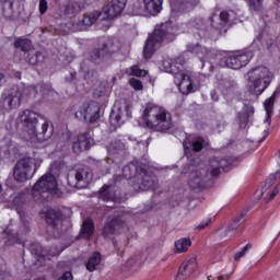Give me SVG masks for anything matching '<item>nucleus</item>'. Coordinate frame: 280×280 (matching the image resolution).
<instances>
[{
    "instance_id": "nucleus-1",
    "label": "nucleus",
    "mask_w": 280,
    "mask_h": 280,
    "mask_svg": "<svg viewBox=\"0 0 280 280\" xmlns=\"http://www.w3.org/2000/svg\"><path fill=\"white\" fill-rule=\"evenodd\" d=\"M231 166V161L226 159L213 158L209 161V165L199 164L192 161L184 167L183 174H188V185L190 189H203L209 180V172L211 176H219L220 170H226Z\"/></svg>"
},
{
    "instance_id": "nucleus-2",
    "label": "nucleus",
    "mask_w": 280,
    "mask_h": 280,
    "mask_svg": "<svg viewBox=\"0 0 280 280\" xmlns=\"http://www.w3.org/2000/svg\"><path fill=\"white\" fill-rule=\"evenodd\" d=\"M24 127V132L27 135L26 139L30 141H48L54 135V127H49V122H44L42 132H36V124H38V115L32 110H24L20 116Z\"/></svg>"
},
{
    "instance_id": "nucleus-3",
    "label": "nucleus",
    "mask_w": 280,
    "mask_h": 280,
    "mask_svg": "<svg viewBox=\"0 0 280 280\" xmlns=\"http://www.w3.org/2000/svg\"><path fill=\"white\" fill-rule=\"evenodd\" d=\"M142 119L147 128L156 132H167L172 128V119L167 118V112L154 104H147Z\"/></svg>"
},
{
    "instance_id": "nucleus-4",
    "label": "nucleus",
    "mask_w": 280,
    "mask_h": 280,
    "mask_svg": "<svg viewBox=\"0 0 280 280\" xmlns=\"http://www.w3.org/2000/svg\"><path fill=\"white\" fill-rule=\"evenodd\" d=\"M247 89L252 95L259 97L272 82V72L265 66H258L247 72Z\"/></svg>"
},
{
    "instance_id": "nucleus-5",
    "label": "nucleus",
    "mask_w": 280,
    "mask_h": 280,
    "mask_svg": "<svg viewBox=\"0 0 280 280\" xmlns=\"http://www.w3.org/2000/svg\"><path fill=\"white\" fill-rule=\"evenodd\" d=\"M58 182L51 174H46L33 186L32 196L35 202L49 200V196H58Z\"/></svg>"
},
{
    "instance_id": "nucleus-6",
    "label": "nucleus",
    "mask_w": 280,
    "mask_h": 280,
    "mask_svg": "<svg viewBox=\"0 0 280 280\" xmlns=\"http://www.w3.org/2000/svg\"><path fill=\"white\" fill-rule=\"evenodd\" d=\"M36 170H38L36 159L30 156L21 158L13 167V180L15 183H27L34 177Z\"/></svg>"
},
{
    "instance_id": "nucleus-7",
    "label": "nucleus",
    "mask_w": 280,
    "mask_h": 280,
    "mask_svg": "<svg viewBox=\"0 0 280 280\" xmlns=\"http://www.w3.org/2000/svg\"><path fill=\"white\" fill-rule=\"evenodd\" d=\"M171 34L172 28H170V23L162 24L153 31V33L147 39L143 48V57L145 58V60L154 56V51H156L159 45H161V43H163L165 38H167V36H170Z\"/></svg>"
},
{
    "instance_id": "nucleus-8",
    "label": "nucleus",
    "mask_w": 280,
    "mask_h": 280,
    "mask_svg": "<svg viewBox=\"0 0 280 280\" xmlns=\"http://www.w3.org/2000/svg\"><path fill=\"white\" fill-rule=\"evenodd\" d=\"M187 51L195 54L199 58L201 69L205 71H213V60L218 58V54H215V51L205 46H200V44L188 45Z\"/></svg>"
},
{
    "instance_id": "nucleus-9",
    "label": "nucleus",
    "mask_w": 280,
    "mask_h": 280,
    "mask_svg": "<svg viewBox=\"0 0 280 280\" xmlns=\"http://www.w3.org/2000/svg\"><path fill=\"white\" fill-rule=\"evenodd\" d=\"M67 178L70 187L82 189V187H86V185H89V182L93 178V173L88 166H81L70 171Z\"/></svg>"
},
{
    "instance_id": "nucleus-10",
    "label": "nucleus",
    "mask_w": 280,
    "mask_h": 280,
    "mask_svg": "<svg viewBox=\"0 0 280 280\" xmlns=\"http://www.w3.org/2000/svg\"><path fill=\"white\" fill-rule=\"evenodd\" d=\"M75 117L83 118L89 124H95L100 119V104L96 102L83 104L75 113Z\"/></svg>"
},
{
    "instance_id": "nucleus-11",
    "label": "nucleus",
    "mask_w": 280,
    "mask_h": 280,
    "mask_svg": "<svg viewBox=\"0 0 280 280\" xmlns=\"http://www.w3.org/2000/svg\"><path fill=\"white\" fill-rule=\"evenodd\" d=\"M93 145H95L93 135L91 133V131H84L81 132L72 142V151L74 152V154H82V152L91 150Z\"/></svg>"
},
{
    "instance_id": "nucleus-12",
    "label": "nucleus",
    "mask_w": 280,
    "mask_h": 280,
    "mask_svg": "<svg viewBox=\"0 0 280 280\" xmlns=\"http://www.w3.org/2000/svg\"><path fill=\"white\" fill-rule=\"evenodd\" d=\"M136 183L141 191H148V189H156V185H159L156 177L148 173L145 165L143 164L137 174Z\"/></svg>"
},
{
    "instance_id": "nucleus-13",
    "label": "nucleus",
    "mask_w": 280,
    "mask_h": 280,
    "mask_svg": "<svg viewBox=\"0 0 280 280\" xmlns=\"http://www.w3.org/2000/svg\"><path fill=\"white\" fill-rule=\"evenodd\" d=\"M253 59V52L250 51H237L225 59V65L230 69H242V67H246L248 62Z\"/></svg>"
},
{
    "instance_id": "nucleus-14",
    "label": "nucleus",
    "mask_w": 280,
    "mask_h": 280,
    "mask_svg": "<svg viewBox=\"0 0 280 280\" xmlns=\"http://www.w3.org/2000/svg\"><path fill=\"white\" fill-rule=\"evenodd\" d=\"M118 47L115 46L113 43L105 44L102 48L93 49L90 54V60L91 62H94V65H102V62H106L108 60V57L112 54H115L117 51Z\"/></svg>"
},
{
    "instance_id": "nucleus-15",
    "label": "nucleus",
    "mask_w": 280,
    "mask_h": 280,
    "mask_svg": "<svg viewBox=\"0 0 280 280\" xmlns=\"http://www.w3.org/2000/svg\"><path fill=\"white\" fill-rule=\"evenodd\" d=\"M22 97H23V92L19 90L2 94L0 98L1 110H4L5 113H10L12 108H16L21 104Z\"/></svg>"
},
{
    "instance_id": "nucleus-16",
    "label": "nucleus",
    "mask_w": 280,
    "mask_h": 280,
    "mask_svg": "<svg viewBox=\"0 0 280 280\" xmlns=\"http://www.w3.org/2000/svg\"><path fill=\"white\" fill-rule=\"evenodd\" d=\"M128 0H112L103 8V16L104 20H113L116 16H119L121 12H124V8H126V3Z\"/></svg>"
},
{
    "instance_id": "nucleus-17",
    "label": "nucleus",
    "mask_w": 280,
    "mask_h": 280,
    "mask_svg": "<svg viewBox=\"0 0 280 280\" xmlns=\"http://www.w3.org/2000/svg\"><path fill=\"white\" fill-rule=\"evenodd\" d=\"M144 9L136 10L135 13L140 16L150 14L156 16L163 9V0H143Z\"/></svg>"
},
{
    "instance_id": "nucleus-18",
    "label": "nucleus",
    "mask_w": 280,
    "mask_h": 280,
    "mask_svg": "<svg viewBox=\"0 0 280 280\" xmlns=\"http://www.w3.org/2000/svg\"><path fill=\"white\" fill-rule=\"evenodd\" d=\"M184 65H185V57L183 56L177 57L175 59L166 58L162 61V69L163 71H166V73H174V75H178Z\"/></svg>"
},
{
    "instance_id": "nucleus-19",
    "label": "nucleus",
    "mask_w": 280,
    "mask_h": 280,
    "mask_svg": "<svg viewBox=\"0 0 280 280\" xmlns=\"http://www.w3.org/2000/svg\"><path fill=\"white\" fill-rule=\"evenodd\" d=\"M197 267L198 265L196 264V256L186 259L179 267L176 280H184L189 278L191 275H194V271Z\"/></svg>"
},
{
    "instance_id": "nucleus-20",
    "label": "nucleus",
    "mask_w": 280,
    "mask_h": 280,
    "mask_svg": "<svg viewBox=\"0 0 280 280\" xmlns=\"http://www.w3.org/2000/svg\"><path fill=\"white\" fill-rule=\"evenodd\" d=\"M126 224V218L118 215L112 219L104 228L103 235L104 237H110V235H115L119 229H121Z\"/></svg>"
},
{
    "instance_id": "nucleus-21",
    "label": "nucleus",
    "mask_w": 280,
    "mask_h": 280,
    "mask_svg": "<svg viewBox=\"0 0 280 280\" xmlns=\"http://www.w3.org/2000/svg\"><path fill=\"white\" fill-rule=\"evenodd\" d=\"M277 183V175H270L266 182L265 186L262 187V192L261 196L264 197L265 200H272L277 194H279L278 188H271L272 185Z\"/></svg>"
},
{
    "instance_id": "nucleus-22",
    "label": "nucleus",
    "mask_w": 280,
    "mask_h": 280,
    "mask_svg": "<svg viewBox=\"0 0 280 280\" xmlns=\"http://www.w3.org/2000/svg\"><path fill=\"white\" fill-rule=\"evenodd\" d=\"M101 14H102V12H100V11H93V12L89 13L81 21H79L77 23L78 30L80 32H86V30H89V27L94 25V23L97 21V19H100Z\"/></svg>"
},
{
    "instance_id": "nucleus-23",
    "label": "nucleus",
    "mask_w": 280,
    "mask_h": 280,
    "mask_svg": "<svg viewBox=\"0 0 280 280\" xmlns=\"http://www.w3.org/2000/svg\"><path fill=\"white\" fill-rule=\"evenodd\" d=\"M279 96H280V88H277L273 94L271 95V97L267 98L264 102L265 110L267 113V118L265 120V124H267V126H270L272 121V108H275V101Z\"/></svg>"
},
{
    "instance_id": "nucleus-24",
    "label": "nucleus",
    "mask_w": 280,
    "mask_h": 280,
    "mask_svg": "<svg viewBox=\"0 0 280 280\" xmlns=\"http://www.w3.org/2000/svg\"><path fill=\"white\" fill-rule=\"evenodd\" d=\"M142 165L143 164L139 161H133V162L129 163L128 165H126L122 168L124 178H127V180H130V178H135V180H136L137 174H139Z\"/></svg>"
},
{
    "instance_id": "nucleus-25",
    "label": "nucleus",
    "mask_w": 280,
    "mask_h": 280,
    "mask_svg": "<svg viewBox=\"0 0 280 280\" xmlns=\"http://www.w3.org/2000/svg\"><path fill=\"white\" fill-rule=\"evenodd\" d=\"M180 82L178 83V89L183 95H189L194 93V81H191V75L189 73L180 74Z\"/></svg>"
},
{
    "instance_id": "nucleus-26",
    "label": "nucleus",
    "mask_w": 280,
    "mask_h": 280,
    "mask_svg": "<svg viewBox=\"0 0 280 280\" xmlns=\"http://www.w3.org/2000/svg\"><path fill=\"white\" fill-rule=\"evenodd\" d=\"M94 233H95V223H93V219H90V218L84 219L81 225L80 237H83L84 240H91Z\"/></svg>"
},
{
    "instance_id": "nucleus-27",
    "label": "nucleus",
    "mask_w": 280,
    "mask_h": 280,
    "mask_svg": "<svg viewBox=\"0 0 280 280\" xmlns=\"http://www.w3.org/2000/svg\"><path fill=\"white\" fill-rule=\"evenodd\" d=\"M100 198L105 202H117V197L115 196V187L113 185H104L100 190Z\"/></svg>"
},
{
    "instance_id": "nucleus-28",
    "label": "nucleus",
    "mask_w": 280,
    "mask_h": 280,
    "mask_svg": "<svg viewBox=\"0 0 280 280\" xmlns=\"http://www.w3.org/2000/svg\"><path fill=\"white\" fill-rule=\"evenodd\" d=\"M220 21L223 23V28H220L221 32L226 33L229 27L235 23V13H233V11H223L220 13Z\"/></svg>"
},
{
    "instance_id": "nucleus-29",
    "label": "nucleus",
    "mask_w": 280,
    "mask_h": 280,
    "mask_svg": "<svg viewBox=\"0 0 280 280\" xmlns=\"http://www.w3.org/2000/svg\"><path fill=\"white\" fill-rule=\"evenodd\" d=\"M250 115H255V107H253V105L245 104L243 113L238 115L241 128H246V126H248V117H250Z\"/></svg>"
},
{
    "instance_id": "nucleus-30",
    "label": "nucleus",
    "mask_w": 280,
    "mask_h": 280,
    "mask_svg": "<svg viewBox=\"0 0 280 280\" xmlns=\"http://www.w3.org/2000/svg\"><path fill=\"white\" fill-rule=\"evenodd\" d=\"M62 220V213L60 211H56L54 209H48L46 212V222L50 224V226H58V222Z\"/></svg>"
},
{
    "instance_id": "nucleus-31",
    "label": "nucleus",
    "mask_w": 280,
    "mask_h": 280,
    "mask_svg": "<svg viewBox=\"0 0 280 280\" xmlns=\"http://www.w3.org/2000/svg\"><path fill=\"white\" fill-rule=\"evenodd\" d=\"M102 264V254L100 252H94L92 256L88 259L86 270L89 272H94L95 267Z\"/></svg>"
},
{
    "instance_id": "nucleus-32",
    "label": "nucleus",
    "mask_w": 280,
    "mask_h": 280,
    "mask_svg": "<svg viewBox=\"0 0 280 280\" xmlns=\"http://www.w3.org/2000/svg\"><path fill=\"white\" fill-rule=\"evenodd\" d=\"M25 60L28 65H38L45 60V56H43V52L40 51L28 50V55L25 57Z\"/></svg>"
},
{
    "instance_id": "nucleus-33",
    "label": "nucleus",
    "mask_w": 280,
    "mask_h": 280,
    "mask_svg": "<svg viewBox=\"0 0 280 280\" xmlns=\"http://www.w3.org/2000/svg\"><path fill=\"white\" fill-rule=\"evenodd\" d=\"M82 11V4L80 2H69L66 5L65 14L66 16H75V14H79V12Z\"/></svg>"
},
{
    "instance_id": "nucleus-34",
    "label": "nucleus",
    "mask_w": 280,
    "mask_h": 280,
    "mask_svg": "<svg viewBox=\"0 0 280 280\" xmlns=\"http://www.w3.org/2000/svg\"><path fill=\"white\" fill-rule=\"evenodd\" d=\"M184 148H185V150H189V148H192L194 152H200L202 150V148H205V139L196 138L189 144H187V141H185Z\"/></svg>"
},
{
    "instance_id": "nucleus-35",
    "label": "nucleus",
    "mask_w": 280,
    "mask_h": 280,
    "mask_svg": "<svg viewBox=\"0 0 280 280\" xmlns=\"http://www.w3.org/2000/svg\"><path fill=\"white\" fill-rule=\"evenodd\" d=\"M189 246H191V240L189 238H182L175 242L176 253H187V250H189Z\"/></svg>"
},
{
    "instance_id": "nucleus-36",
    "label": "nucleus",
    "mask_w": 280,
    "mask_h": 280,
    "mask_svg": "<svg viewBox=\"0 0 280 280\" xmlns=\"http://www.w3.org/2000/svg\"><path fill=\"white\" fill-rule=\"evenodd\" d=\"M14 47L16 49H21V51L27 52L30 49H32V40L20 38L14 42Z\"/></svg>"
},
{
    "instance_id": "nucleus-37",
    "label": "nucleus",
    "mask_w": 280,
    "mask_h": 280,
    "mask_svg": "<svg viewBox=\"0 0 280 280\" xmlns=\"http://www.w3.org/2000/svg\"><path fill=\"white\" fill-rule=\"evenodd\" d=\"M124 150H126V145L119 140L113 141L108 147L109 154H119V152H124Z\"/></svg>"
},
{
    "instance_id": "nucleus-38",
    "label": "nucleus",
    "mask_w": 280,
    "mask_h": 280,
    "mask_svg": "<svg viewBox=\"0 0 280 280\" xmlns=\"http://www.w3.org/2000/svg\"><path fill=\"white\" fill-rule=\"evenodd\" d=\"M235 86H237V83H235V81L231 79L221 80L219 82V89L221 91H231V89Z\"/></svg>"
},
{
    "instance_id": "nucleus-39",
    "label": "nucleus",
    "mask_w": 280,
    "mask_h": 280,
    "mask_svg": "<svg viewBox=\"0 0 280 280\" xmlns=\"http://www.w3.org/2000/svg\"><path fill=\"white\" fill-rule=\"evenodd\" d=\"M81 71L84 73L85 80H89L91 75H95V70H91V65L89 61H83L81 63Z\"/></svg>"
},
{
    "instance_id": "nucleus-40",
    "label": "nucleus",
    "mask_w": 280,
    "mask_h": 280,
    "mask_svg": "<svg viewBox=\"0 0 280 280\" xmlns=\"http://www.w3.org/2000/svg\"><path fill=\"white\" fill-rule=\"evenodd\" d=\"M182 10L195 8L198 4V0H177Z\"/></svg>"
},
{
    "instance_id": "nucleus-41",
    "label": "nucleus",
    "mask_w": 280,
    "mask_h": 280,
    "mask_svg": "<svg viewBox=\"0 0 280 280\" xmlns=\"http://www.w3.org/2000/svg\"><path fill=\"white\" fill-rule=\"evenodd\" d=\"M130 75H136L137 78H145V75H148V71L145 70H141L139 68V66H132L130 68V72H129Z\"/></svg>"
},
{
    "instance_id": "nucleus-42",
    "label": "nucleus",
    "mask_w": 280,
    "mask_h": 280,
    "mask_svg": "<svg viewBox=\"0 0 280 280\" xmlns=\"http://www.w3.org/2000/svg\"><path fill=\"white\" fill-rule=\"evenodd\" d=\"M14 207H23L25 205V194L20 192L13 198Z\"/></svg>"
},
{
    "instance_id": "nucleus-43",
    "label": "nucleus",
    "mask_w": 280,
    "mask_h": 280,
    "mask_svg": "<svg viewBox=\"0 0 280 280\" xmlns=\"http://www.w3.org/2000/svg\"><path fill=\"white\" fill-rule=\"evenodd\" d=\"M261 8H264L261 0H249V9L254 12H260Z\"/></svg>"
},
{
    "instance_id": "nucleus-44",
    "label": "nucleus",
    "mask_w": 280,
    "mask_h": 280,
    "mask_svg": "<svg viewBox=\"0 0 280 280\" xmlns=\"http://www.w3.org/2000/svg\"><path fill=\"white\" fill-rule=\"evenodd\" d=\"M250 248H253V245L247 244L241 252L236 253L234 255L235 261H240V259H242V257H244V255H246V253H248V250H250Z\"/></svg>"
},
{
    "instance_id": "nucleus-45",
    "label": "nucleus",
    "mask_w": 280,
    "mask_h": 280,
    "mask_svg": "<svg viewBox=\"0 0 280 280\" xmlns=\"http://www.w3.org/2000/svg\"><path fill=\"white\" fill-rule=\"evenodd\" d=\"M106 93V82H101L98 88L94 91V97H102Z\"/></svg>"
},
{
    "instance_id": "nucleus-46",
    "label": "nucleus",
    "mask_w": 280,
    "mask_h": 280,
    "mask_svg": "<svg viewBox=\"0 0 280 280\" xmlns=\"http://www.w3.org/2000/svg\"><path fill=\"white\" fill-rule=\"evenodd\" d=\"M130 84L132 89H135V91H141L143 89V83L139 79H136V78L130 79Z\"/></svg>"
},
{
    "instance_id": "nucleus-47",
    "label": "nucleus",
    "mask_w": 280,
    "mask_h": 280,
    "mask_svg": "<svg viewBox=\"0 0 280 280\" xmlns=\"http://www.w3.org/2000/svg\"><path fill=\"white\" fill-rule=\"evenodd\" d=\"M243 222L240 221V219H234L233 222L228 226L226 233L231 231H236V229H240L242 226Z\"/></svg>"
},
{
    "instance_id": "nucleus-48",
    "label": "nucleus",
    "mask_w": 280,
    "mask_h": 280,
    "mask_svg": "<svg viewBox=\"0 0 280 280\" xmlns=\"http://www.w3.org/2000/svg\"><path fill=\"white\" fill-rule=\"evenodd\" d=\"M48 8H49V4H48L47 0L39 1V13L40 14H45V12H47Z\"/></svg>"
},
{
    "instance_id": "nucleus-49",
    "label": "nucleus",
    "mask_w": 280,
    "mask_h": 280,
    "mask_svg": "<svg viewBox=\"0 0 280 280\" xmlns=\"http://www.w3.org/2000/svg\"><path fill=\"white\" fill-rule=\"evenodd\" d=\"M0 2L4 8H8L9 10H13L14 8V0H0Z\"/></svg>"
},
{
    "instance_id": "nucleus-50",
    "label": "nucleus",
    "mask_w": 280,
    "mask_h": 280,
    "mask_svg": "<svg viewBox=\"0 0 280 280\" xmlns=\"http://www.w3.org/2000/svg\"><path fill=\"white\" fill-rule=\"evenodd\" d=\"M211 224V219H207L205 221H202L199 225H197L196 229H198L199 231L202 229H207V226Z\"/></svg>"
},
{
    "instance_id": "nucleus-51",
    "label": "nucleus",
    "mask_w": 280,
    "mask_h": 280,
    "mask_svg": "<svg viewBox=\"0 0 280 280\" xmlns=\"http://www.w3.org/2000/svg\"><path fill=\"white\" fill-rule=\"evenodd\" d=\"M58 280H73V275L71 273V271H67Z\"/></svg>"
},
{
    "instance_id": "nucleus-52",
    "label": "nucleus",
    "mask_w": 280,
    "mask_h": 280,
    "mask_svg": "<svg viewBox=\"0 0 280 280\" xmlns=\"http://www.w3.org/2000/svg\"><path fill=\"white\" fill-rule=\"evenodd\" d=\"M211 97H212L213 102H218V100H219L218 93L215 91L211 92Z\"/></svg>"
},
{
    "instance_id": "nucleus-53",
    "label": "nucleus",
    "mask_w": 280,
    "mask_h": 280,
    "mask_svg": "<svg viewBox=\"0 0 280 280\" xmlns=\"http://www.w3.org/2000/svg\"><path fill=\"white\" fill-rule=\"evenodd\" d=\"M244 218H246V212H242L240 214V218H236V220H240V222H242V220H244Z\"/></svg>"
},
{
    "instance_id": "nucleus-54",
    "label": "nucleus",
    "mask_w": 280,
    "mask_h": 280,
    "mask_svg": "<svg viewBox=\"0 0 280 280\" xmlns=\"http://www.w3.org/2000/svg\"><path fill=\"white\" fill-rule=\"evenodd\" d=\"M7 130H9V132H14V128L12 127V125L9 122V125H7Z\"/></svg>"
},
{
    "instance_id": "nucleus-55",
    "label": "nucleus",
    "mask_w": 280,
    "mask_h": 280,
    "mask_svg": "<svg viewBox=\"0 0 280 280\" xmlns=\"http://www.w3.org/2000/svg\"><path fill=\"white\" fill-rule=\"evenodd\" d=\"M70 75H71V80H75L78 73L77 72H70Z\"/></svg>"
},
{
    "instance_id": "nucleus-56",
    "label": "nucleus",
    "mask_w": 280,
    "mask_h": 280,
    "mask_svg": "<svg viewBox=\"0 0 280 280\" xmlns=\"http://www.w3.org/2000/svg\"><path fill=\"white\" fill-rule=\"evenodd\" d=\"M35 255H37V257H45V254H43L42 252H36Z\"/></svg>"
},
{
    "instance_id": "nucleus-57",
    "label": "nucleus",
    "mask_w": 280,
    "mask_h": 280,
    "mask_svg": "<svg viewBox=\"0 0 280 280\" xmlns=\"http://www.w3.org/2000/svg\"><path fill=\"white\" fill-rule=\"evenodd\" d=\"M1 80H5V74L0 72V82H1Z\"/></svg>"
},
{
    "instance_id": "nucleus-58",
    "label": "nucleus",
    "mask_w": 280,
    "mask_h": 280,
    "mask_svg": "<svg viewBox=\"0 0 280 280\" xmlns=\"http://www.w3.org/2000/svg\"><path fill=\"white\" fill-rule=\"evenodd\" d=\"M113 244H114V247L117 248V246H118L117 241H113Z\"/></svg>"
},
{
    "instance_id": "nucleus-59",
    "label": "nucleus",
    "mask_w": 280,
    "mask_h": 280,
    "mask_svg": "<svg viewBox=\"0 0 280 280\" xmlns=\"http://www.w3.org/2000/svg\"><path fill=\"white\" fill-rule=\"evenodd\" d=\"M218 280H226V278L224 276H221L218 278Z\"/></svg>"
},
{
    "instance_id": "nucleus-60",
    "label": "nucleus",
    "mask_w": 280,
    "mask_h": 280,
    "mask_svg": "<svg viewBox=\"0 0 280 280\" xmlns=\"http://www.w3.org/2000/svg\"><path fill=\"white\" fill-rule=\"evenodd\" d=\"M7 186L12 187V185L10 184V179L7 180Z\"/></svg>"
},
{
    "instance_id": "nucleus-61",
    "label": "nucleus",
    "mask_w": 280,
    "mask_h": 280,
    "mask_svg": "<svg viewBox=\"0 0 280 280\" xmlns=\"http://www.w3.org/2000/svg\"><path fill=\"white\" fill-rule=\"evenodd\" d=\"M0 280H3V272H0Z\"/></svg>"
},
{
    "instance_id": "nucleus-62",
    "label": "nucleus",
    "mask_w": 280,
    "mask_h": 280,
    "mask_svg": "<svg viewBox=\"0 0 280 280\" xmlns=\"http://www.w3.org/2000/svg\"><path fill=\"white\" fill-rule=\"evenodd\" d=\"M209 21H211V23H213V18H209Z\"/></svg>"
},
{
    "instance_id": "nucleus-63",
    "label": "nucleus",
    "mask_w": 280,
    "mask_h": 280,
    "mask_svg": "<svg viewBox=\"0 0 280 280\" xmlns=\"http://www.w3.org/2000/svg\"><path fill=\"white\" fill-rule=\"evenodd\" d=\"M116 180H119V175H118V176H116Z\"/></svg>"
},
{
    "instance_id": "nucleus-64",
    "label": "nucleus",
    "mask_w": 280,
    "mask_h": 280,
    "mask_svg": "<svg viewBox=\"0 0 280 280\" xmlns=\"http://www.w3.org/2000/svg\"><path fill=\"white\" fill-rule=\"evenodd\" d=\"M117 121H119V116H116Z\"/></svg>"
}]
</instances>
